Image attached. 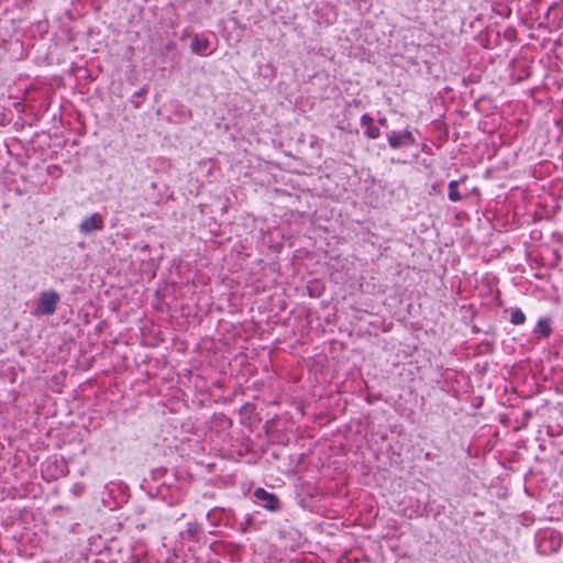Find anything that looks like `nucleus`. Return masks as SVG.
<instances>
[{
  "instance_id": "2",
  "label": "nucleus",
  "mask_w": 563,
  "mask_h": 563,
  "mask_svg": "<svg viewBox=\"0 0 563 563\" xmlns=\"http://www.w3.org/2000/svg\"><path fill=\"white\" fill-rule=\"evenodd\" d=\"M415 137L408 130L405 131H393L388 134V143L393 148H399L415 144Z\"/></svg>"
},
{
  "instance_id": "4",
  "label": "nucleus",
  "mask_w": 563,
  "mask_h": 563,
  "mask_svg": "<svg viewBox=\"0 0 563 563\" xmlns=\"http://www.w3.org/2000/svg\"><path fill=\"white\" fill-rule=\"evenodd\" d=\"M254 496L256 499L261 500L263 503V506L269 510H275L278 506V499L275 495L266 492L263 488H257L254 492Z\"/></svg>"
},
{
  "instance_id": "9",
  "label": "nucleus",
  "mask_w": 563,
  "mask_h": 563,
  "mask_svg": "<svg viewBox=\"0 0 563 563\" xmlns=\"http://www.w3.org/2000/svg\"><path fill=\"white\" fill-rule=\"evenodd\" d=\"M537 328L543 336H548L551 332L550 325L547 320H539Z\"/></svg>"
},
{
  "instance_id": "10",
  "label": "nucleus",
  "mask_w": 563,
  "mask_h": 563,
  "mask_svg": "<svg viewBox=\"0 0 563 563\" xmlns=\"http://www.w3.org/2000/svg\"><path fill=\"white\" fill-rule=\"evenodd\" d=\"M378 123H379L380 125H383V126H386V124H387V120H386V118H380V119L378 120Z\"/></svg>"
},
{
  "instance_id": "1",
  "label": "nucleus",
  "mask_w": 563,
  "mask_h": 563,
  "mask_svg": "<svg viewBox=\"0 0 563 563\" xmlns=\"http://www.w3.org/2000/svg\"><path fill=\"white\" fill-rule=\"evenodd\" d=\"M58 301L59 296L56 291H43L40 294L36 312L40 314L51 316L55 312Z\"/></svg>"
},
{
  "instance_id": "7",
  "label": "nucleus",
  "mask_w": 563,
  "mask_h": 563,
  "mask_svg": "<svg viewBox=\"0 0 563 563\" xmlns=\"http://www.w3.org/2000/svg\"><path fill=\"white\" fill-rule=\"evenodd\" d=\"M459 180H451L449 183V199L451 201H460L462 199L461 194L457 190Z\"/></svg>"
},
{
  "instance_id": "8",
  "label": "nucleus",
  "mask_w": 563,
  "mask_h": 563,
  "mask_svg": "<svg viewBox=\"0 0 563 563\" xmlns=\"http://www.w3.org/2000/svg\"><path fill=\"white\" fill-rule=\"evenodd\" d=\"M510 321L514 324H522L526 321V316L520 309H515L511 312Z\"/></svg>"
},
{
  "instance_id": "6",
  "label": "nucleus",
  "mask_w": 563,
  "mask_h": 563,
  "mask_svg": "<svg viewBox=\"0 0 563 563\" xmlns=\"http://www.w3.org/2000/svg\"><path fill=\"white\" fill-rule=\"evenodd\" d=\"M210 42L207 37H199L198 35H195L190 48L194 53L202 55L209 48Z\"/></svg>"
},
{
  "instance_id": "3",
  "label": "nucleus",
  "mask_w": 563,
  "mask_h": 563,
  "mask_svg": "<svg viewBox=\"0 0 563 563\" xmlns=\"http://www.w3.org/2000/svg\"><path fill=\"white\" fill-rule=\"evenodd\" d=\"M103 219L99 213H93L90 217L84 219L79 225L81 233L88 234L90 232L102 229Z\"/></svg>"
},
{
  "instance_id": "5",
  "label": "nucleus",
  "mask_w": 563,
  "mask_h": 563,
  "mask_svg": "<svg viewBox=\"0 0 563 563\" xmlns=\"http://www.w3.org/2000/svg\"><path fill=\"white\" fill-rule=\"evenodd\" d=\"M362 126L365 128V135L368 139H377L379 136V129L374 124V120L368 114H363L361 118Z\"/></svg>"
}]
</instances>
